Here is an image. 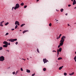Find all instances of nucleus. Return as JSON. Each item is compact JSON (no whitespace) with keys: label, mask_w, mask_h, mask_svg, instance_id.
<instances>
[{"label":"nucleus","mask_w":76,"mask_h":76,"mask_svg":"<svg viewBox=\"0 0 76 76\" xmlns=\"http://www.w3.org/2000/svg\"><path fill=\"white\" fill-rule=\"evenodd\" d=\"M66 38V36H63L61 38V40L60 42L61 43H60V45L61 46H62L63 45V42H64V39Z\"/></svg>","instance_id":"f257e3e1"},{"label":"nucleus","mask_w":76,"mask_h":76,"mask_svg":"<svg viewBox=\"0 0 76 76\" xmlns=\"http://www.w3.org/2000/svg\"><path fill=\"white\" fill-rule=\"evenodd\" d=\"M4 60V57L3 56H1L0 57V61H3Z\"/></svg>","instance_id":"f03ea898"},{"label":"nucleus","mask_w":76,"mask_h":76,"mask_svg":"<svg viewBox=\"0 0 76 76\" xmlns=\"http://www.w3.org/2000/svg\"><path fill=\"white\" fill-rule=\"evenodd\" d=\"M17 41V39H10L9 40V41H10V42H13L14 41Z\"/></svg>","instance_id":"7ed1b4c3"},{"label":"nucleus","mask_w":76,"mask_h":76,"mask_svg":"<svg viewBox=\"0 0 76 76\" xmlns=\"http://www.w3.org/2000/svg\"><path fill=\"white\" fill-rule=\"evenodd\" d=\"M19 7V4H16L15 6V7H14V9L15 10H16V9H18Z\"/></svg>","instance_id":"20e7f679"},{"label":"nucleus","mask_w":76,"mask_h":76,"mask_svg":"<svg viewBox=\"0 0 76 76\" xmlns=\"http://www.w3.org/2000/svg\"><path fill=\"white\" fill-rule=\"evenodd\" d=\"M48 61L47 60L46 58L43 59V62H44V64H45Z\"/></svg>","instance_id":"39448f33"},{"label":"nucleus","mask_w":76,"mask_h":76,"mask_svg":"<svg viewBox=\"0 0 76 76\" xmlns=\"http://www.w3.org/2000/svg\"><path fill=\"white\" fill-rule=\"evenodd\" d=\"M15 25H18V26H19L20 24H19V22H18V21H15Z\"/></svg>","instance_id":"423d86ee"},{"label":"nucleus","mask_w":76,"mask_h":76,"mask_svg":"<svg viewBox=\"0 0 76 76\" xmlns=\"http://www.w3.org/2000/svg\"><path fill=\"white\" fill-rule=\"evenodd\" d=\"M4 44H5V45H8V42L6 41H4L3 42Z\"/></svg>","instance_id":"0eeeda50"},{"label":"nucleus","mask_w":76,"mask_h":76,"mask_svg":"<svg viewBox=\"0 0 76 76\" xmlns=\"http://www.w3.org/2000/svg\"><path fill=\"white\" fill-rule=\"evenodd\" d=\"M8 46V45H3V47H4L5 48H6Z\"/></svg>","instance_id":"6e6552de"},{"label":"nucleus","mask_w":76,"mask_h":76,"mask_svg":"<svg viewBox=\"0 0 76 76\" xmlns=\"http://www.w3.org/2000/svg\"><path fill=\"white\" fill-rule=\"evenodd\" d=\"M62 50V48H59V49H58L57 51H58H58L59 52H61V51Z\"/></svg>","instance_id":"1a4fd4ad"},{"label":"nucleus","mask_w":76,"mask_h":76,"mask_svg":"<svg viewBox=\"0 0 76 76\" xmlns=\"http://www.w3.org/2000/svg\"><path fill=\"white\" fill-rule=\"evenodd\" d=\"M76 4V0H74L73 2V5H75V4Z\"/></svg>","instance_id":"9d476101"},{"label":"nucleus","mask_w":76,"mask_h":76,"mask_svg":"<svg viewBox=\"0 0 76 76\" xmlns=\"http://www.w3.org/2000/svg\"><path fill=\"white\" fill-rule=\"evenodd\" d=\"M26 72L27 73H30V72H31V71H30V70L29 69H26Z\"/></svg>","instance_id":"9b49d317"},{"label":"nucleus","mask_w":76,"mask_h":76,"mask_svg":"<svg viewBox=\"0 0 76 76\" xmlns=\"http://www.w3.org/2000/svg\"><path fill=\"white\" fill-rule=\"evenodd\" d=\"M28 32V30L24 31H23V34H24V33H25V32Z\"/></svg>","instance_id":"f8f14e48"},{"label":"nucleus","mask_w":76,"mask_h":76,"mask_svg":"<svg viewBox=\"0 0 76 76\" xmlns=\"http://www.w3.org/2000/svg\"><path fill=\"white\" fill-rule=\"evenodd\" d=\"M63 67V66H62L60 67L59 68V70H61V69H62V68Z\"/></svg>","instance_id":"ddd939ff"},{"label":"nucleus","mask_w":76,"mask_h":76,"mask_svg":"<svg viewBox=\"0 0 76 76\" xmlns=\"http://www.w3.org/2000/svg\"><path fill=\"white\" fill-rule=\"evenodd\" d=\"M69 75H70V76H72V75H74V72H73L71 74H69Z\"/></svg>","instance_id":"4468645a"},{"label":"nucleus","mask_w":76,"mask_h":76,"mask_svg":"<svg viewBox=\"0 0 76 76\" xmlns=\"http://www.w3.org/2000/svg\"><path fill=\"white\" fill-rule=\"evenodd\" d=\"M57 56H58V55H59V51H58V50H57Z\"/></svg>","instance_id":"2eb2a0df"},{"label":"nucleus","mask_w":76,"mask_h":76,"mask_svg":"<svg viewBox=\"0 0 76 76\" xmlns=\"http://www.w3.org/2000/svg\"><path fill=\"white\" fill-rule=\"evenodd\" d=\"M9 23V22H7L6 23H5L4 25H5V26H7V25H8Z\"/></svg>","instance_id":"dca6fc26"},{"label":"nucleus","mask_w":76,"mask_h":76,"mask_svg":"<svg viewBox=\"0 0 76 76\" xmlns=\"http://www.w3.org/2000/svg\"><path fill=\"white\" fill-rule=\"evenodd\" d=\"M62 59V58L60 57L58 58V60H61Z\"/></svg>","instance_id":"f3484780"},{"label":"nucleus","mask_w":76,"mask_h":76,"mask_svg":"<svg viewBox=\"0 0 76 76\" xmlns=\"http://www.w3.org/2000/svg\"><path fill=\"white\" fill-rule=\"evenodd\" d=\"M46 70H47V69L45 68H44L43 69V70L44 72H45V71H46Z\"/></svg>","instance_id":"a211bd4d"},{"label":"nucleus","mask_w":76,"mask_h":76,"mask_svg":"<svg viewBox=\"0 0 76 76\" xmlns=\"http://www.w3.org/2000/svg\"><path fill=\"white\" fill-rule=\"evenodd\" d=\"M25 24H23L21 25V27H22L23 26H24Z\"/></svg>","instance_id":"6ab92c4d"},{"label":"nucleus","mask_w":76,"mask_h":76,"mask_svg":"<svg viewBox=\"0 0 76 76\" xmlns=\"http://www.w3.org/2000/svg\"><path fill=\"white\" fill-rule=\"evenodd\" d=\"M74 60H75V61L76 62V56L74 58Z\"/></svg>","instance_id":"aec40b11"},{"label":"nucleus","mask_w":76,"mask_h":76,"mask_svg":"<svg viewBox=\"0 0 76 76\" xmlns=\"http://www.w3.org/2000/svg\"><path fill=\"white\" fill-rule=\"evenodd\" d=\"M64 76H67V73L65 72L64 73Z\"/></svg>","instance_id":"412c9836"},{"label":"nucleus","mask_w":76,"mask_h":76,"mask_svg":"<svg viewBox=\"0 0 76 76\" xmlns=\"http://www.w3.org/2000/svg\"><path fill=\"white\" fill-rule=\"evenodd\" d=\"M24 5V4L23 3V2H22L21 4V6H23Z\"/></svg>","instance_id":"4be33fe9"},{"label":"nucleus","mask_w":76,"mask_h":76,"mask_svg":"<svg viewBox=\"0 0 76 76\" xmlns=\"http://www.w3.org/2000/svg\"><path fill=\"white\" fill-rule=\"evenodd\" d=\"M4 21H3L0 23V24H3V23H4Z\"/></svg>","instance_id":"5701e85b"},{"label":"nucleus","mask_w":76,"mask_h":76,"mask_svg":"<svg viewBox=\"0 0 76 76\" xmlns=\"http://www.w3.org/2000/svg\"><path fill=\"white\" fill-rule=\"evenodd\" d=\"M61 35H62V34H60V35H59V37H58L60 38V37H61Z\"/></svg>","instance_id":"b1692460"},{"label":"nucleus","mask_w":76,"mask_h":76,"mask_svg":"<svg viewBox=\"0 0 76 76\" xmlns=\"http://www.w3.org/2000/svg\"><path fill=\"white\" fill-rule=\"evenodd\" d=\"M37 51L39 53V50H38V48H37Z\"/></svg>","instance_id":"393cba45"},{"label":"nucleus","mask_w":76,"mask_h":76,"mask_svg":"<svg viewBox=\"0 0 76 76\" xmlns=\"http://www.w3.org/2000/svg\"><path fill=\"white\" fill-rule=\"evenodd\" d=\"M63 9H61V12H63Z\"/></svg>","instance_id":"a878e982"},{"label":"nucleus","mask_w":76,"mask_h":76,"mask_svg":"<svg viewBox=\"0 0 76 76\" xmlns=\"http://www.w3.org/2000/svg\"><path fill=\"white\" fill-rule=\"evenodd\" d=\"M20 70L21 71H22V72H23V69H22V68H20Z\"/></svg>","instance_id":"bb28decb"},{"label":"nucleus","mask_w":76,"mask_h":76,"mask_svg":"<svg viewBox=\"0 0 76 76\" xmlns=\"http://www.w3.org/2000/svg\"><path fill=\"white\" fill-rule=\"evenodd\" d=\"M9 35V33H7L5 35L6 36V35Z\"/></svg>","instance_id":"cd10ccee"},{"label":"nucleus","mask_w":76,"mask_h":76,"mask_svg":"<svg viewBox=\"0 0 76 76\" xmlns=\"http://www.w3.org/2000/svg\"><path fill=\"white\" fill-rule=\"evenodd\" d=\"M52 25V24H51V23H50L49 24V26H51Z\"/></svg>","instance_id":"c85d7f7f"},{"label":"nucleus","mask_w":76,"mask_h":76,"mask_svg":"<svg viewBox=\"0 0 76 76\" xmlns=\"http://www.w3.org/2000/svg\"><path fill=\"white\" fill-rule=\"evenodd\" d=\"M17 28H18V25H16L15 27V29H17Z\"/></svg>","instance_id":"c756f323"},{"label":"nucleus","mask_w":76,"mask_h":76,"mask_svg":"<svg viewBox=\"0 0 76 76\" xmlns=\"http://www.w3.org/2000/svg\"><path fill=\"white\" fill-rule=\"evenodd\" d=\"M0 26H3V25L2 24H0Z\"/></svg>","instance_id":"7c9ffc66"},{"label":"nucleus","mask_w":76,"mask_h":76,"mask_svg":"<svg viewBox=\"0 0 76 76\" xmlns=\"http://www.w3.org/2000/svg\"><path fill=\"white\" fill-rule=\"evenodd\" d=\"M3 49V48L2 47H0V50H2Z\"/></svg>","instance_id":"2f4dec72"},{"label":"nucleus","mask_w":76,"mask_h":76,"mask_svg":"<svg viewBox=\"0 0 76 76\" xmlns=\"http://www.w3.org/2000/svg\"><path fill=\"white\" fill-rule=\"evenodd\" d=\"M24 8H26V7H27V6L26 5L24 6Z\"/></svg>","instance_id":"473e14b6"},{"label":"nucleus","mask_w":76,"mask_h":76,"mask_svg":"<svg viewBox=\"0 0 76 76\" xmlns=\"http://www.w3.org/2000/svg\"><path fill=\"white\" fill-rule=\"evenodd\" d=\"M18 44V42H16L15 43V44L16 45H17V44Z\"/></svg>","instance_id":"72a5a7b5"},{"label":"nucleus","mask_w":76,"mask_h":76,"mask_svg":"<svg viewBox=\"0 0 76 76\" xmlns=\"http://www.w3.org/2000/svg\"><path fill=\"white\" fill-rule=\"evenodd\" d=\"M52 52L53 53H54L55 52H56V51L55 50H53Z\"/></svg>","instance_id":"f704fd0d"},{"label":"nucleus","mask_w":76,"mask_h":76,"mask_svg":"<svg viewBox=\"0 0 76 76\" xmlns=\"http://www.w3.org/2000/svg\"><path fill=\"white\" fill-rule=\"evenodd\" d=\"M12 74L13 75H15V72H12Z\"/></svg>","instance_id":"c9c22d12"},{"label":"nucleus","mask_w":76,"mask_h":76,"mask_svg":"<svg viewBox=\"0 0 76 76\" xmlns=\"http://www.w3.org/2000/svg\"><path fill=\"white\" fill-rule=\"evenodd\" d=\"M60 46H61L60 45H59L58 46V48H60Z\"/></svg>","instance_id":"e433bc0d"},{"label":"nucleus","mask_w":76,"mask_h":76,"mask_svg":"<svg viewBox=\"0 0 76 76\" xmlns=\"http://www.w3.org/2000/svg\"><path fill=\"white\" fill-rule=\"evenodd\" d=\"M68 7H70V6H71V5L69 4L68 5Z\"/></svg>","instance_id":"4c0bfd02"},{"label":"nucleus","mask_w":76,"mask_h":76,"mask_svg":"<svg viewBox=\"0 0 76 76\" xmlns=\"http://www.w3.org/2000/svg\"><path fill=\"white\" fill-rule=\"evenodd\" d=\"M35 75V73L33 74L32 75V76H34V75Z\"/></svg>","instance_id":"58836bf2"},{"label":"nucleus","mask_w":76,"mask_h":76,"mask_svg":"<svg viewBox=\"0 0 76 76\" xmlns=\"http://www.w3.org/2000/svg\"><path fill=\"white\" fill-rule=\"evenodd\" d=\"M14 9V7H13L12 8V10H13Z\"/></svg>","instance_id":"ea45409f"},{"label":"nucleus","mask_w":76,"mask_h":76,"mask_svg":"<svg viewBox=\"0 0 76 76\" xmlns=\"http://www.w3.org/2000/svg\"><path fill=\"white\" fill-rule=\"evenodd\" d=\"M12 31H14L15 30V29L14 28H12V30H11Z\"/></svg>","instance_id":"a19ab883"},{"label":"nucleus","mask_w":76,"mask_h":76,"mask_svg":"<svg viewBox=\"0 0 76 76\" xmlns=\"http://www.w3.org/2000/svg\"><path fill=\"white\" fill-rule=\"evenodd\" d=\"M18 71H16V73L17 74V73H18Z\"/></svg>","instance_id":"79ce46f5"},{"label":"nucleus","mask_w":76,"mask_h":76,"mask_svg":"<svg viewBox=\"0 0 76 76\" xmlns=\"http://www.w3.org/2000/svg\"><path fill=\"white\" fill-rule=\"evenodd\" d=\"M10 45V43H8V45Z\"/></svg>","instance_id":"37998d69"},{"label":"nucleus","mask_w":76,"mask_h":76,"mask_svg":"<svg viewBox=\"0 0 76 76\" xmlns=\"http://www.w3.org/2000/svg\"><path fill=\"white\" fill-rule=\"evenodd\" d=\"M65 15H66V16H67V13H66Z\"/></svg>","instance_id":"c03bdc74"},{"label":"nucleus","mask_w":76,"mask_h":76,"mask_svg":"<svg viewBox=\"0 0 76 76\" xmlns=\"http://www.w3.org/2000/svg\"><path fill=\"white\" fill-rule=\"evenodd\" d=\"M7 51H8V52H9V50H7Z\"/></svg>","instance_id":"a18cd8bd"},{"label":"nucleus","mask_w":76,"mask_h":76,"mask_svg":"<svg viewBox=\"0 0 76 76\" xmlns=\"http://www.w3.org/2000/svg\"><path fill=\"white\" fill-rule=\"evenodd\" d=\"M68 26H70V25H69V24H68Z\"/></svg>","instance_id":"49530a36"},{"label":"nucleus","mask_w":76,"mask_h":76,"mask_svg":"<svg viewBox=\"0 0 76 76\" xmlns=\"http://www.w3.org/2000/svg\"><path fill=\"white\" fill-rule=\"evenodd\" d=\"M56 39H58L59 38L58 37H57Z\"/></svg>","instance_id":"de8ad7c7"},{"label":"nucleus","mask_w":76,"mask_h":76,"mask_svg":"<svg viewBox=\"0 0 76 76\" xmlns=\"http://www.w3.org/2000/svg\"><path fill=\"white\" fill-rule=\"evenodd\" d=\"M56 11H57V12H58V10H56Z\"/></svg>","instance_id":"09e8293b"},{"label":"nucleus","mask_w":76,"mask_h":76,"mask_svg":"<svg viewBox=\"0 0 76 76\" xmlns=\"http://www.w3.org/2000/svg\"><path fill=\"white\" fill-rule=\"evenodd\" d=\"M21 60H24V59L22 58V59H21Z\"/></svg>","instance_id":"8fccbe9b"},{"label":"nucleus","mask_w":76,"mask_h":76,"mask_svg":"<svg viewBox=\"0 0 76 76\" xmlns=\"http://www.w3.org/2000/svg\"><path fill=\"white\" fill-rule=\"evenodd\" d=\"M26 60V59H24V61H25Z\"/></svg>","instance_id":"3c124183"},{"label":"nucleus","mask_w":76,"mask_h":76,"mask_svg":"<svg viewBox=\"0 0 76 76\" xmlns=\"http://www.w3.org/2000/svg\"><path fill=\"white\" fill-rule=\"evenodd\" d=\"M72 1H73V0H71Z\"/></svg>","instance_id":"603ef678"},{"label":"nucleus","mask_w":76,"mask_h":76,"mask_svg":"<svg viewBox=\"0 0 76 76\" xmlns=\"http://www.w3.org/2000/svg\"><path fill=\"white\" fill-rule=\"evenodd\" d=\"M17 75V73H15V75Z\"/></svg>","instance_id":"864d4df0"},{"label":"nucleus","mask_w":76,"mask_h":76,"mask_svg":"<svg viewBox=\"0 0 76 76\" xmlns=\"http://www.w3.org/2000/svg\"><path fill=\"white\" fill-rule=\"evenodd\" d=\"M37 1H39V0H37Z\"/></svg>","instance_id":"5fc2aeb1"},{"label":"nucleus","mask_w":76,"mask_h":76,"mask_svg":"<svg viewBox=\"0 0 76 76\" xmlns=\"http://www.w3.org/2000/svg\"><path fill=\"white\" fill-rule=\"evenodd\" d=\"M58 21V20H56V21Z\"/></svg>","instance_id":"6e6d98bb"},{"label":"nucleus","mask_w":76,"mask_h":76,"mask_svg":"<svg viewBox=\"0 0 76 76\" xmlns=\"http://www.w3.org/2000/svg\"><path fill=\"white\" fill-rule=\"evenodd\" d=\"M20 31H22V30H20Z\"/></svg>","instance_id":"4d7b16f0"},{"label":"nucleus","mask_w":76,"mask_h":76,"mask_svg":"<svg viewBox=\"0 0 76 76\" xmlns=\"http://www.w3.org/2000/svg\"><path fill=\"white\" fill-rule=\"evenodd\" d=\"M27 60H29V58H27Z\"/></svg>","instance_id":"13d9d810"},{"label":"nucleus","mask_w":76,"mask_h":76,"mask_svg":"<svg viewBox=\"0 0 76 76\" xmlns=\"http://www.w3.org/2000/svg\"><path fill=\"white\" fill-rule=\"evenodd\" d=\"M75 54H76V51L75 52Z\"/></svg>","instance_id":"bf43d9fd"},{"label":"nucleus","mask_w":76,"mask_h":76,"mask_svg":"<svg viewBox=\"0 0 76 76\" xmlns=\"http://www.w3.org/2000/svg\"><path fill=\"white\" fill-rule=\"evenodd\" d=\"M30 58H32V57H30Z\"/></svg>","instance_id":"052dcab7"},{"label":"nucleus","mask_w":76,"mask_h":76,"mask_svg":"<svg viewBox=\"0 0 76 76\" xmlns=\"http://www.w3.org/2000/svg\"><path fill=\"white\" fill-rule=\"evenodd\" d=\"M20 0H19L20 1Z\"/></svg>","instance_id":"680f3d73"},{"label":"nucleus","mask_w":76,"mask_h":76,"mask_svg":"<svg viewBox=\"0 0 76 76\" xmlns=\"http://www.w3.org/2000/svg\"><path fill=\"white\" fill-rule=\"evenodd\" d=\"M8 41H9V40H8Z\"/></svg>","instance_id":"e2e57ef3"}]
</instances>
